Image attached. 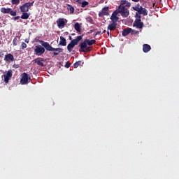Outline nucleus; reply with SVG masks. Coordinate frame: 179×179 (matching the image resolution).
Returning <instances> with one entry per match:
<instances>
[{
	"mask_svg": "<svg viewBox=\"0 0 179 179\" xmlns=\"http://www.w3.org/2000/svg\"><path fill=\"white\" fill-rule=\"evenodd\" d=\"M38 43H40L41 45H35L34 49V55L37 57H41L45 52V50L47 51H58V52H53V55L55 56L59 55V52H64V49L61 48H52L48 42L38 40Z\"/></svg>",
	"mask_w": 179,
	"mask_h": 179,
	"instance_id": "obj_1",
	"label": "nucleus"
},
{
	"mask_svg": "<svg viewBox=\"0 0 179 179\" xmlns=\"http://www.w3.org/2000/svg\"><path fill=\"white\" fill-rule=\"evenodd\" d=\"M82 38H83V35L78 36L76 39H73L67 45L68 51L69 52H72V50H73L75 45H78V44H79V41H80Z\"/></svg>",
	"mask_w": 179,
	"mask_h": 179,
	"instance_id": "obj_2",
	"label": "nucleus"
},
{
	"mask_svg": "<svg viewBox=\"0 0 179 179\" xmlns=\"http://www.w3.org/2000/svg\"><path fill=\"white\" fill-rule=\"evenodd\" d=\"M34 3V1L32 2H27L22 4V6H20V10L21 13H25V12H29V10L31 6H33V4Z\"/></svg>",
	"mask_w": 179,
	"mask_h": 179,
	"instance_id": "obj_3",
	"label": "nucleus"
},
{
	"mask_svg": "<svg viewBox=\"0 0 179 179\" xmlns=\"http://www.w3.org/2000/svg\"><path fill=\"white\" fill-rule=\"evenodd\" d=\"M117 10L119 13H121V15L123 17H128V16H129V10H128L125 6H119Z\"/></svg>",
	"mask_w": 179,
	"mask_h": 179,
	"instance_id": "obj_4",
	"label": "nucleus"
},
{
	"mask_svg": "<svg viewBox=\"0 0 179 179\" xmlns=\"http://www.w3.org/2000/svg\"><path fill=\"white\" fill-rule=\"evenodd\" d=\"M31 78L29 77V74L27 73H23L21 74L20 83L21 85H27L29 83V80Z\"/></svg>",
	"mask_w": 179,
	"mask_h": 179,
	"instance_id": "obj_5",
	"label": "nucleus"
},
{
	"mask_svg": "<svg viewBox=\"0 0 179 179\" xmlns=\"http://www.w3.org/2000/svg\"><path fill=\"white\" fill-rule=\"evenodd\" d=\"M56 23L57 24V27L59 29H64L65 26H66V23H68V20L65 18H59L57 21Z\"/></svg>",
	"mask_w": 179,
	"mask_h": 179,
	"instance_id": "obj_6",
	"label": "nucleus"
},
{
	"mask_svg": "<svg viewBox=\"0 0 179 179\" xmlns=\"http://www.w3.org/2000/svg\"><path fill=\"white\" fill-rule=\"evenodd\" d=\"M79 47L80 48L81 52H89V51H91L90 47L87 46V43H86V41H84L83 42H82L79 45Z\"/></svg>",
	"mask_w": 179,
	"mask_h": 179,
	"instance_id": "obj_7",
	"label": "nucleus"
},
{
	"mask_svg": "<svg viewBox=\"0 0 179 179\" xmlns=\"http://www.w3.org/2000/svg\"><path fill=\"white\" fill-rule=\"evenodd\" d=\"M33 62L38 65V66H45V65H44V63H43V62H45V59L43 57H38L36 59H34L33 60Z\"/></svg>",
	"mask_w": 179,
	"mask_h": 179,
	"instance_id": "obj_8",
	"label": "nucleus"
},
{
	"mask_svg": "<svg viewBox=\"0 0 179 179\" xmlns=\"http://www.w3.org/2000/svg\"><path fill=\"white\" fill-rule=\"evenodd\" d=\"M108 6H105L102 8L101 11L99 13V17H103V16H108L110 13H108Z\"/></svg>",
	"mask_w": 179,
	"mask_h": 179,
	"instance_id": "obj_9",
	"label": "nucleus"
},
{
	"mask_svg": "<svg viewBox=\"0 0 179 179\" xmlns=\"http://www.w3.org/2000/svg\"><path fill=\"white\" fill-rule=\"evenodd\" d=\"M118 13H120L118 12L117 10H115L113 13L112 15L110 17V20L115 23H117V20H120V17H118Z\"/></svg>",
	"mask_w": 179,
	"mask_h": 179,
	"instance_id": "obj_10",
	"label": "nucleus"
},
{
	"mask_svg": "<svg viewBox=\"0 0 179 179\" xmlns=\"http://www.w3.org/2000/svg\"><path fill=\"white\" fill-rule=\"evenodd\" d=\"M134 27H136L137 29H143V22H142L141 20L136 19L134 24Z\"/></svg>",
	"mask_w": 179,
	"mask_h": 179,
	"instance_id": "obj_11",
	"label": "nucleus"
},
{
	"mask_svg": "<svg viewBox=\"0 0 179 179\" xmlns=\"http://www.w3.org/2000/svg\"><path fill=\"white\" fill-rule=\"evenodd\" d=\"M12 69L8 70L7 73L3 75L4 82L6 83H9V80L10 79V78H12Z\"/></svg>",
	"mask_w": 179,
	"mask_h": 179,
	"instance_id": "obj_12",
	"label": "nucleus"
},
{
	"mask_svg": "<svg viewBox=\"0 0 179 179\" xmlns=\"http://www.w3.org/2000/svg\"><path fill=\"white\" fill-rule=\"evenodd\" d=\"M4 61L6 62H13L15 61V57L11 53H8L5 55Z\"/></svg>",
	"mask_w": 179,
	"mask_h": 179,
	"instance_id": "obj_13",
	"label": "nucleus"
},
{
	"mask_svg": "<svg viewBox=\"0 0 179 179\" xmlns=\"http://www.w3.org/2000/svg\"><path fill=\"white\" fill-rule=\"evenodd\" d=\"M117 26H118V24H117V22H112V23L108 24V30H110V31H114V30L117 29Z\"/></svg>",
	"mask_w": 179,
	"mask_h": 179,
	"instance_id": "obj_14",
	"label": "nucleus"
},
{
	"mask_svg": "<svg viewBox=\"0 0 179 179\" xmlns=\"http://www.w3.org/2000/svg\"><path fill=\"white\" fill-rule=\"evenodd\" d=\"M138 15H143V16H148V10L142 6H140Z\"/></svg>",
	"mask_w": 179,
	"mask_h": 179,
	"instance_id": "obj_15",
	"label": "nucleus"
},
{
	"mask_svg": "<svg viewBox=\"0 0 179 179\" xmlns=\"http://www.w3.org/2000/svg\"><path fill=\"white\" fill-rule=\"evenodd\" d=\"M120 6H124L126 8H131V3L127 0H122Z\"/></svg>",
	"mask_w": 179,
	"mask_h": 179,
	"instance_id": "obj_16",
	"label": "nucleus"
},
{
	"mask_svg": "<svg viewBox=\"0 0 179 179\" xmlns=\"http://www.w3.org/2000/svg\"><path fill=\"white\" fill-rule=\"evenodd\" d=\"M152 50V48L148 44H144L143 45V52H149Z\"/></svg>",
	"mask_w": 179,
	"mask_h": 179,
	"instance_id": "obj_17",
	"label": "nucleus"
},
{
	"mask_svg": "<svg viewBox=\"0 0 179 179\" xmlns=\"http://www.w3.org/2000/svg\"><path fill=\"white\" fill-rule=\"evenodd\" d=\"M131 31H132V29L131 28H127V29H125L122 31V35L125 37L127 36H128V34H129V33H131Z\"/></svg>",
	"mask_w": 179,
	"mask_h": 179,
	"instance_id": "obj_18",
	"label": "nucleus"
},
{
	"mask_svg": "<svg viewBox=\"0 0 179 179\" xmlns=\"http://www.w3.org/2000/svg\"><path fill=\"white\" fill-rule=\"evenodd\" d=\"M59 45H62L63 47L66 46V39L64 36H60Z\"/></svg>",
	"mask_w": 179,
	"mask_h": 179,
	"instance_id": "obj_19",
	"label": "nucleus"
},
{
	"mask_svg": "<svg viewBox=\"0 0 179 179\" xmlns=\"http://www.w3.org/2000/svg\"><path fill=\"white\" fill-rule=\"evenodd\" d=\"M85 41L87 44V45H93V44H96V39H85Z\"/></svg>",
	"mask_w": 179,
	"mask_h": 179,
	"instance_id": "obj_20",
	"label": "nucleus"
},
{
	"mask_svg": "<svg viewBox=\"0 0 179 179\" xmlns=\"http://www.w3.org/2000/svg\"><path fill=\"white\" fill-rule=\"evenodd\" d=\"M1 13H10V8H5V7H2L1 8Z\"/></svg>",
	"mask_w": 179,
	"mask_h": 179,
	"instance_id": "obj_21",
	"label": "nucleus"
},
{
	"mask_svg": "<svg viewBox=\"0 0 179 179\" xmlns=\"http://www.w3.org/2000/svg\"><path fill=\"white\" fill-rule=\"evenodd\" d=\"M67 10H69L71 14L75 12V8H73L71 4H67Z\"/></svg>",
	"mask_w": 179,
	"mask_h": 179,
	"instance_id": "obj_22",
	"label": "nucleus"
},
{
	"mask_svg": "<svg viewBox=\"0 0 179 179\" xmlns=\"http://www.w3.org/2000/svg\"><path fill=\"white\" fill-rule=\"evenodd\" d=\"M74 29L75 30H76V31L80 33V24H79L78 22L74 24Z\"/></svg>",
	"mask_w": 179,
	"mask_h": 179,
	"instance_id": "obj_23",
	"label": "nucleus"
},
{
	"mask_svg": "<svg viewBox=\"0 0 179 179\" xmlns=\"http://www.w3.org/2000/svg\"><path fill=\"white\" fill-rule=\"evenodd\" d=\"M30 16V14L27 13V12L22 13V15H21V19H28Z\"/></svg>",
	"mask_w": 179,
	"mask_h": 179,
	"instance_id": "obj_24",
	"label": "nucleus"
},
{
	"mask_svg": "<svg viewBox=\"0 0 179 179\" xmlns=\"http://www.w3.org/2000/svg\"><path fill=\"white\" fill-rule=\"evenodd\" d=\"M87 5H89V2L87 1L84 0L83 2H81V8H86Z\"/></svg>",
	"mask_w": 179,
	"mask_h": 179,
	"instance_id": "obj_25",
	"label": "nucleus"
},
{
	"mask_svg": "<svg viewBox=\"0 0 179 179\" xmlns=\"http://www.w3.org/2000/svg\"><path fill=\"white\" fill-rule=\"evenodd\" d=\"M12 5H19L20 0H11Z\"/></svg>",
	"mask_w": 179,
	"mask_h": 179,
	"instance_id": "obj_26",
	"label": "nucleus"
},
{
	"mask_svg": "<svg viewBox=\"0 0 179 179\" xmlns=\"http://www.w3.org/2000/svg\"><path fill=\"white\" fill-rule=\"evenodd\" d=\"M80 64H82V61L76 62L73 64V68H78V66H80Z\"/></svg>",
	"mask_w": 179,
	"mask_h": 179,
	"instance_id": "obj_27",
	"label": "nucleus"
},
{
	"mask_svg": "<svg viewBox=\"0 0 179 179\" xmlns=\"http://www.w3.org/2000/svg\"><path fill=\"white\" fill-rule=\"evenodd\" d=\"M134 10H136V12H138L139 13V11L141 10V6L139 7V4L138 6L133 7Z\"/></svg>",
	"mask_w": 179,
	"mask_h": 179,
	"instance_id": "obj_28",
	"label": "nucleus"
},
{
	"mask_svg": "<svg viewBox=\"0 0 179 179\" xmlns=\"http://www.w3.org/2000/svg\"><path fill=\"white\" fill-rule=\"evenodd\" d=\"M10 15L11 16H16L17 15V11L16 10H13L12 8H10Z\"/></svg>",
	"mask_w": 179,
	"mask_h": 179,
	"instance_id": "obj_29",
	"label": "nucleus"
},
{
	"mask_svg": "<svg viewBox=\"0 0 179 179\" xmlns=\"http://www.w3.org/2000/svg\"><path fill=\"white\" fill-rule=\"evenodd\" d=\"M13 45H17V38L15 37L14 39L13 40Z\"/></svg>",
	"mask_w": 179,
	"mask_h": 179,
	"instance_id": "obj_30",
	"label": "nucleus"
},
{
	"mask_svg": "<svg viewBox=\"0 0 179 179\" xmlns=\"http://www.w3.org/2000/svg\"><path fill=\"white\" fill-rule=\"evenodd\" d=\"M21 48L22 50H24V48H27V44H26L24 42H22L21 44Z\"/></svg>",
	"mask_w": 179,
	"mask_h": 179,
	"instance_id": "obj_31",
	"label": "nucleus"
},
{
	"mask_svg": "<svg viewBox=\"0 0 179 179\" xmlns=\"http://www.w3.org/2000/svg\"><path fill=\"white\" fill-rule=\"evenodd\" d=\"M131 34H139V31L135 30V29H131Z\"/></svg>",
	"mask_w": 179,
	"mask_h": 179,
	"instance_id": "obj_32",
	"label": "nucleus"
},
{
	"mask_svg": "<svg viewBox=\"0 0 179 179\" xmlns=\"http://www.w3.org/2000/svg\"><path fill=\"white\" fill-rule=\"evenodd\" d=\"M70 66H71V63L69 62H67L66 63V64H65V67H66V68H69Z\"/></svg>",
	"mask_w": 179,
	"mask_h": 179,
	"instance_id": "obj_33",
	"label": "nucleus"
},
{
	"mask_svg": "<svg viewBox=\"0 0 179 179\" xmlns=\"http://www.w3.org/2000/svg\"><path fill=\"white\" fill-rule=\"evenodd\" d=\"M136 17H137V19H142V16L138 13L136 14Z\"/></svg>",
	"mask_w": 179,
	"mask_h": 179,
	"instance_id": "obj_34",
	"label": "nucleus"
},
{
	"mask_svg": "<svg viewBox=\"0 0 179 179\" xmlns=\"http://www.w3.org/2000/svg\"><path fill=\"white\" fill-rule=\"evenodd\" d=\"M20 16H16L14 17V20H19V19H20Z\"/></svg>",
	"mask_w": 179,
	"mask_h": 179,
	"instance_id": "obj_35",
	"label": "nucleus"
},
{
	"mask_svg": "<svg viewBox=\"0 0 179 179\" xmlns=\"http://www.w3.org/2000/svg\"><path fill=\"white\" fill-rule=\"evenodd\" d=\"M107 34L111 37V33H110V30L107 29Z\"/></svg>",
	"mask_w": 179,
	"mask_h": 179,
	"instance_id": "obj_36",
	"label": "nucleus"
},
{
	"mask_svg": "<svg viewBox=\"0 0 179 179\" xmlns=\"http://www.w3.org/2000/svg\"><path fill=\"white\" fill-rule=\"evenodd\" d=\"M13 68L17 69V68H19V65H18V64H14V65L13 66Z\"/></svg>",
	"mask_w": 179,
	"mask_h": 179,
	"instance_id": "obj_37",
	"label": "nucleus"
},
{
	"mask_svg": "<svg viewBox=\"0 0 179 179\" xmlns=\"http://www.w3.org/2000/svg\"><path fill=\"white\" fill-rule=\"evenodd\" d=\"M76 2H78V3H80V5H81L82 0H76Z\"/></svg>",
	"mask_w": 179,
	"mask_h": 179,
	"instance_id": "obj_38",
	"label": "nucleus"
},
{
	"mask_svg": "<svg viewBox=\"0 0 179 179\" xmlns=\"http://www.w3.org/2000/svg\"><path fill=\"white\" fill-rule=\"evenodd\" d=\"M101 31H97V32L96 33V36H97V35H99V34H101Z\"/></svg>",
	"mask_w": 179,
	"mask_h": 179,
	"instance_id": "obj_39",
	"label": "nucleus"
},
{
	"mask_svg": "<svg viewBox=\"0 0 179 179\" xmlns=\"http://www.w3.org/2000/svg\"><path fill=\"white\" fill-rule=\"evenodd\" d=\"M133 2H139V0H131Z\"/></svg>",
	"mask_w": 179,
	"mask_h": 179,
	"instance_id": "obj_40",
	"label": "nucleus"
},
{
	"mask_svg": "<svg viewBox=\"0 0 179 179\" xmlns=\"http://www.w3.org/2000/svg\"><path fill=\"white\" fill-rule=\"evenodd\" d=\"M2 55H3V53L0 52V58L2 57Z\"/></svg>",
	"mask_w": 179,
	"mask_h": 179,
	"instance_id": "obj_41",
	"label": "nucleus"
},
{
	"mask_svg": "<svg viewBox=\"0 0 179 179\" xmlns=\"http://www.w3.org/2000/svg\"><path fill=\"white\" fill-rule=\"evenodd\" d=\"M107 31H106V29H104L103 31V32H102V34H104V33H106Z\"/></svg>",
	"mask_w": 179,
	"mask_h": 179,
	"instance_id": "obj_42",
	"label": "nucleus"
},
{
	"mask_svg": "<svg viewBox=\"0 0 179 179\" xmlns=\"http://www.w3.org/2000/svg\"><path fill=\"white\" fill-rule=\"evenodd\" d=\"M69 40H72V36H69Z\"/></svg>",
	"mask_w": 179,
	"mask_h": 179,
	"instance_id": "obj_43",
	"label": "nucleus"
},
{
	"mask_svg": "<svg viewBox=\"0 0 179 179\" xmlns=\"http://www.w3.org/2000/svg\"><path fill=\"white\" fill-rule=\"evenodd\" d=\"M65 34H69V33L68 31H66Z\"/></svg>",
	"mask_w": 179,
	"mask_h": 179,
	"instance_id": "obj_44",
	"label": "nucleus"
},
{
	"mask_svg": "<svg viewBox=\"0 0 179 179\" xmlns=\"http://www.w3.org/2000/svg\"><path fill=\"white\" fill-rule=\"evenodd\" d=\"M25 43H29V41H25Z\"/></svg>",
	"mask_w": 179,
	"mask_h": 179,
	"instance_id": "obj_45",
	"label": "nucleus"
},
{
	"mask_svg": "<svg viewBox=\"0 0 179 179\" xmlns=\"http://www.w3.org/2000/svg\"><path fill=\"white\" fill-rule=\"evenodd\" d=\"M25 43H29V41H25Z\"/></svg>",
	"mask_w": 179,
	"mask_h": 179,
	"instance_id": "obj_46",
	"label": "nucleus"
},
{
	"mask_svg": "<svg viewBox=\"0 0 179 179\" xmlns=\"http://www.w3.org/2000/svg\"><path fill=\"white\" fill-rule=\"evenodd\" d=\"M58 52V51H55V52Z\"/></svg>",
	"mask_w": 179,
	"mask_h": 179,
	"instance_id": "obj_47",
	"label": "nucleus"
},
{
	"mask_svg": "<svg viewBox=\"0 0 179 179\" xmlns=\"http://www.w3.org/2000/svg\"><path fill=\"white\" fill-rule=\"evenodd\" d=\"M72 35H73V36H75V34H73Z\"/></svg>",
	"mask_w": 179,
	"mask_h": 179,
	"instance_id": "obj_48",
	"label": "nucleus"
},
{
	"mask_svg": "<svg viewBox=\"0 0 179 179\" xmlns=\"http://www.w3.org/2000/svg\"><path fill=\"white\" fill-rule=\"evenodd\" d=\"M153 6H155V3H153Z\"/></svg>",
	"mask_w": 179,
	"mask_h": 179,
	"instance_id": "obj_49",
	"label": "nucleus"
}]
</instances>
